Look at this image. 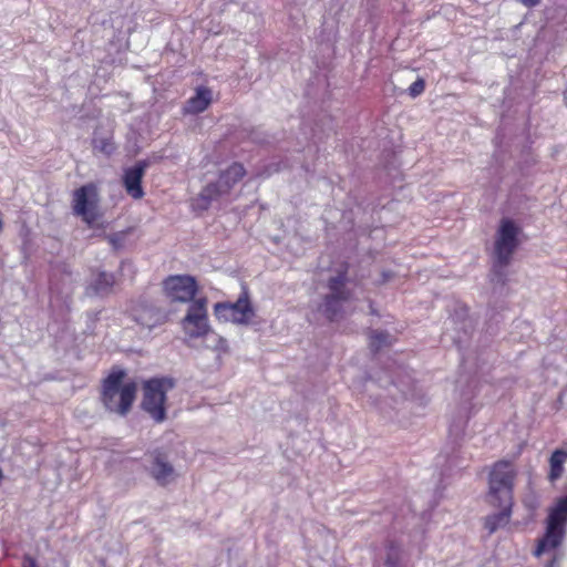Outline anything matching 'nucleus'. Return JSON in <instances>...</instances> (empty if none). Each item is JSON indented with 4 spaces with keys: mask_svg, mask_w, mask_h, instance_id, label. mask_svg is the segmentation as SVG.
<instances>
[{
    "mask_svg": "<svg viewBox=\"0 0 567 567\" xmlns=\"http://www.w3.org/2000/svg\"><path fill=\"white\" fill-rule=\"evenodd\" d=\"M567 525V495L557 501L554 507L550 508L546 533L543 538L538 540L535 549V555L543 559L547 567H554L557 559L560 558L559 547L563 543Z\"/></svg>",
    "mask_w": 567,
    "mask_h": 567,
    "instance_id": "1",
    "label": "nucleus"
},
{
    "mask_svg": "<svg viewBox=\"0 0 567 567\" xmlns=\"http://www.w3.org/2000/svg\"><path fill=\"white\" fill-rule=\"evenodd\" d=\"M137 385L127 379L122 369H113L104 379L102 386V402L112 413L126 415L135 400Z\"/></svg>",
    "mask_w": 567,
    "mask_h": 567,
    "instance_id": "2",
    "label": "nucleus"
},
{
    "mask_svg": "<svg viewBox=\"0 0 567 567\" xmlns=\"http://www.w3.org/2000/svg\"><path fill=\"white\" fill-rule=\"evenodd\" d=\"M516 471L508 461L501 460L494 463L488 474V493L487 499L489 504H513V487Z\"/></svg>",
    "mask_w": 567,
    "mask_h": 567,
    "instance_id": "3",
    "label": "nucleus"
},
{
    "mask_svg": "<svg viewBox=\"0 0 567 567\" xmlns=\"http://www.w3.org/2000/svg\"><path fill=\"white\" fill-rule=\"evenodd\" d=\"M174 382L171 379H152L144 383L142 408L155 422H163L166 417V393L172 390Z\"/></svg>",
    "mask_w": 567,
    "mask_h": 567,
    "instance_id": "4",
    "label": "nucleus"
},
{
    "mask_svg": "<svg viewBox=\"0 0 567 567\" xmlns=\"http://www.w3.org/2000/svg\"><path fill=\"white\" fill-rule=\"evenodd\" d=\"M100 200L99 187L93 183L85 184L73 192V214L93 227L101 217Z\"/></svg>",
    "mask_w": 567,
    "mask_h": 567,
    "instance_id": "5",
    "label": "nucleus"
},
{
    "mask_svg": "<svg viewBox=\"0 0 567 567\" xmlns=\"http://www.w3.org/2000/svg\"><path fill=\"white\" fill-rule=\"evenodd\" d=\"M245 168L241 164L234 163L223 171L215 183H209L200 192L196 199L199 208H207L209 204L230 192L236 183L245 176Z\"/></svg>",
    "mask_w": 567,
    "mask_h": 567,
    "instance_id": "6",
    "label": "nucleus"
},
{
    "mask_svg": "<svg viewBox=\"0 0 567 567\" xmlns=\"http://www.w3.org/2000/svg\"><path fill=\"white\" fill-rule=\"evenodd\" d=\"M181 328L186 341L204 339L212 330L208 319L207 300L198 298L190 302L181 320Z\"/></svg>",
    "mask_w": 567,
    "mask_h": 567,
    "instance_id": "7",
    "label": "nucleus"
},
{
    "mask_svg": "<svg viewBox=\"0 0 567 567\" xmlns=\"http://www.w3.org/2000/svg\"><path fill=\"white\" fill-rule=\"evenodd\" d=\"M214 315L217 320L235 324H249L255 310L250 303L247 291H243L236 302H218L214 306Z\"/></svg>",
    "mask_w": 567,
    "mask_h": 567,
    "instance_id": "8",
    "label": "nucleus"
},
{
    "mask_svg": "<svg viewBox=\"0 0 567 567\" xmlns=\"http://www.w3.org/2000/svg\"><path fill=\"white\" fill-rule=\"evenodd\" d=\"M518 234L519 228L513 220H501L494 244V255L499 264L505 265L509 261L518 244Z\"/></svg>",
    "mask_w": 567,
    "mask_h": 567,
    "instance_id": "9",
    "label": "nucleus"
},
{
    "mask_svg": "<svg viewBox=\"0 0 567 567\" xmlns=\"http://www.w3.org/2000/svg\"><path fill=\"white\" fill-rule=\"evenodd\" d=\"M197 290V282L192 276L176 275L164 281V291L172 301L193 302Z\"/></svg>",
    "mask_w": 567,
    "mask_h": 567,
    "instance_id": "10",
    "label": "nucleus"
},
{
    "mask_svg": "<svg viewBox=\"0 0 567 567\" xmlns=\"http://www.w3.org/2000/svg\"><path fill=\"white\" fill-rule=\"evenodd\" d=\"M330 295L322 305V312L328 319L334 320L343 311L350 293L344 289V276L340 275L329 281Z\"/></svg>",
    "mask_w": 567,
    "mask_h": 567,
    "instance_id": "11",
    "label": "nucleus"
},
{
    "mask_svg": "<svg viewBox=\"0 0 567 567\" xmlns=\"http://www.w3.org/2000/svg\"><path fill=\"white\" fill-rule=\"evenodd\" d=\"M146 471L161 486L173 484L178 478V473L168 461L167 455L161 452H154L150 455Z\"/></svg>",
    "mask_w": 567,
    "mask_h": 567,
    "instance_id": "12",
    "label": "nucleus"
},
{
    "mask_svg": "<svg viewBox=\"0 0 567 567\" xmlns=\"http://www.w3.org/2000/svg\"><path fill=\"white\" fill-rule=\"evenodd\" d=\"M146 163L140 162L133 167H128L123 174V184L126 193L134 199H141L144 196L142 178L146 169Z\"/></svg>",
    "mask_w": 567,
    "mask_h": 567,
    "instance_id": "13",
    "label": "nucleus"
},
{
    "mask_svg": "<svg viewBox=\"0 0 567 567\" xmlns=\"http://www.w3.org/2000/svg\"><path fill=\"white\" fill-rule=\"evenodd\" d=\"M213 101V91L206 86L196 89L195 94L189 97L184 106V113L198 114L204 112Z\"/></svg>",
    "mask_w": 567,
    "mask_h": 567,
    "instance_id": "14",
    "label": "nucleus"
},
{
    "mask_svg": "<svg viewBox=\"0 0 567 567\" xmlns=\"http://www.w3.org/2000/svg\"><path fill=\"white\" fill-rule=\"evenodd\" d=\"M491 505L499 508L498 513L489 515L485 519V527L488 529L489 533H494L498 528L508 524L513 504H508L507 506H506V504H501V503L491 504Z\"/></svg>",
    "mask_w": 567,
    "mask_h": 567,
    "instance_id": "15",
    "label": "nucleus"
},
{
    "mask_svg": "<svg viewBox=\"0 0 567 567\" xmlns=\"http://www.w3.org/2000/svg\"><path fill=\"white\" fill-rule=\"evenodd\" d=\"M115 284L113 275L107 272H97L92 275L91 281L87 287L89 295H105L110 292Z\"/></svg>",
    "mask_w": 567,
    "mask_h": 567,
    "instance_id": "16",
    "label": "nucleus"
},
{
    "mask_svg": "<svg viewBox=\"0 0 567 567\" xmlns=\"http://www.w3.org/2000/svg\"><path fill=\"white\" fill-rule=\"evenodd\" d=\"M567 461V450H556L550 457V481L558 480L564 472V463Z\"/></svg>",
    "mask_w": 567,
    "mask_h": 567,
    "instance_id": "17",
    "label": "nucleus"
},
{
    "mask_svg": "<svg viewBox=\"0 0 567 567\" xmlns=\"http://www.w3.org/2000/svg\"><path fill=\"white\" fill-rule=\"evenodd\" d=\"M204 339L206 341L205 347L215 351L218 355L225 354L229 350L227 340L218 333H215L213 330H210L209 334Z\"/></svg>",
    "mask_w": 567,
    "mask_h": 567,
    "instance_id": "18",
    "label": "nucleus"
},
{
    "mask_svg": "<svg viewBox=\"0 0 567 567\" xmlns=\"http://www.w3.org/2000/svg\"><path fill=\"white\" fill-rule=\"evenodd\" d=\"M391 342L392 337L384 331H373L370 336V346L375 350L389 346Z\"/></svg>",
    "mask_w": 567,
    "mask_h": 567,
    "instance_id": "19",
    "label": "nucleus"
},
{
    "mask_svg": "<svg viewBox=\"0 0 567 567\" xmlns=\"http://www.w3.org/2000/svg\"><path fill=\"white\" fill-rule=\"evenodd\" d=\"M94 147L104 154H111L114 151V144L111 140L95 141Z\"/></svg>",
    "mask_w": 567,
    "mask_h": 567,
    "instance_id": "20",
    "label": "nucleus"
},
{
    "mask_svg": "<svg viewBox=\"0 0 567 567\" xmlns=\"http://www.w3.org/2000/svg\"><path fill=\"white\" fill-rule=\"evenodd\" d=\"M425 89V83L422 79H419L416 80L415 82H413L410 87H409V94L412 96V97H416L419 95H421L423 93Z\"/></svg>",
    "mask_w": 567,
    "mask_h": 567,
    "instance_id": "21",
    "label": "nucleus"
},
{
    "mask_svg": "<svg viewBox=\"0 0 567 567\" xmlns=\"http://www.w3.org/2000/svg\"><path fill=\"white\" fill-rule=\"evenodd\" d=\"M23 567H37L35 560L31 557H25L23 561Z\"/></svg>",
    "mask_w": 567,
    "mask_h": 567,
    "instance_id": "22",
    "label": "nucleus"
},
{
    "mask_svg": "<svg viewBox=\"0 0 567 567\" xmlns=\"http://www.w3.org/2000/svg\"><path fill=\"white\" fill-rule=\"evenodd\" d=\"M526 7H534L536 6L539 0H520Z\"/></svg>",
    "mask_w": 567,
    "mask_h": 567,
    "instance_id": "23",
    "label": "nucleus"
},
{
    "mask_svg": "<svg viewBox=\"0 0 567 567\" xmlns=\"http://www.w3.org/2000/svg\"><path fill=\"white\" fill-rule=\"evenodd\" d=\"M564 99H565V103L567 105V91L565 92Z\"/></svg>",
    "mask_w": 567,
    "mask_h": 567,
    "instance_id": "24",
    "label": "nucleus"
}]
</instances>
